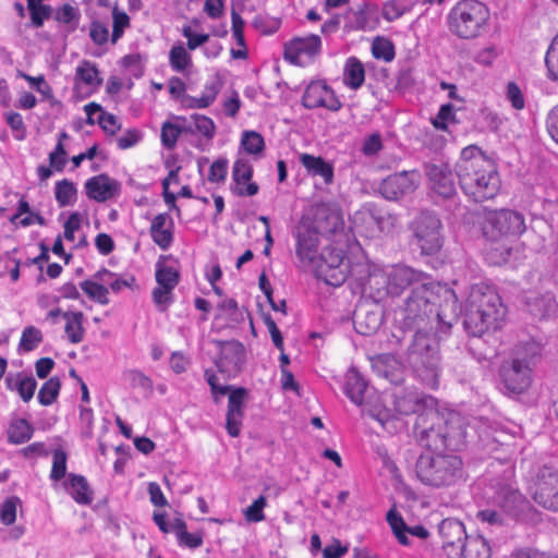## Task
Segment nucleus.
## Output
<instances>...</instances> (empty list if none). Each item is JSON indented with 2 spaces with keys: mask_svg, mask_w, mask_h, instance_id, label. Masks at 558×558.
Returning a JSON list of instances; mask_svg holds the SVG:
<instances>
[{
  "mask_svg": "<svg viewBox=\"0 0 558 558\" xmlns=\"http://www.w3.org/2000/svg\"><path fill=\"white\" fill-rule=\"evenodd\" d=\"M457 317L460 305L456 292L447 286L435 284L429 279L411 290L396 311L398 328L389 342L401 345L407 331L427 329L444 323L447 312Z\"/></svg>",
  "mask_w": 558,
  "mask_h": 558,
  "instance_id": "1",
  "label": "nucleus"
},
{
  "mask_svg": "<svg viewBox=\"0 0 558 558\" xmlns=\"http://www.w3.org/2000/svg\"><path fill=\"white\" fill-rule=\"evenodd\" d=\"M506 310L495 288L478 283L472 286L465 304L464 330L472 337H482L485 332L501 327Z\"/></svg>",
  "mask_w": 558,
  "mask_h": 558,
  "instance_id": "2",
  "label": "nucleus"
},
{
  "mask_svg": "<svg viewBox=\"0 0 558 558\" xmlns=\"http://www.w3.org/2000/svg\"><path fill=\"white\" fill-rule=\"evenodd\" d=\"M414 432L418 442L430 451H456L464 445L465 427L458 414H450L445 420L436 411L421 413L416 418Z\"/></svg>",
  "mask_w": 558,
  "mask_h": 558,
  "instance_id": "3",
  "label": "nucleus"
},
{
  "mask_svg": "<svg viewBox=\"0 0 558 558\" xmlns=\"http://www.w3.org/2000/svg\"><path fill=\"white\" fill-rule=\"evenodd\" d=\"M434 328L412 329L410 342L404 352V362L428 387L436 388L439 378V348L432 336Z\"/></svg>",
  "mask_w": 558,
  "mask_h": 558,
  "instance_id": "4",
  "label": "nucleus"
},
{
  "mask_svg": "<svg viewBox=\"0 0 558 558\" xmlns=\"http://www.w3.org/2000/svg\"><path fill=\"white\" fill-rule=\"evenodd\" d=\"M428 279L429 277L421 270L405 265H397L385 271L375 270L369 274L364 284V291H368L371 296L379 302L387 296L397 298L405 291L411 292Z\"/></svg>",
  "mask_w": 558,
  "mask_h": 558,
  "instance_id": "5",
  "label": "nucleus"
},
{
  "mask_svg": "<svg viewBox=\"0 0 558 558\" xmlns=\"http://www.w3.org/2000/svg\"><path fill=\"white\" fill-rule=\"evenodd\" d=\"M539 345L534 342L518 347L515 355L505 361L500 367L499 376L505 393H524L533 381V366L539 355Z\"/></svg>",
  "mask_w": 558,
  "mask_h": 558,
  "instance_id": "6",
  "label": "nucleus"
},
{
  "mask_svg": "<svg viewBox=\"0 0 558 558\" xmlns=\"http://www.w3.org/2000/svg\"><path fill=\"white\" fill-rule=\"evenodd\" d=\"M417 478L427 486H451L463 476L462 460L456 454L423 453L415 465Z\"/></svg>",
  "mask_w": 558,
  "mask_h": 558,
  "instance_id": "7",
  "label": "nucleus"
},
{
  "mask_svg": "<svg viewBox=\"0 0 558 558\" xmlns=\"http://www.w3.org/2000/svg\"><path fill=\"white\" fill-rule=\"evenodd\" d=\"M457 177L464 195L475 203L495 198L501 189L499 172L490 160L466 166Z\"/></svg>",
  "mask_w": 558,
  "mask_h": 558,
  "instance_id": "8",
  "label": "nucleus"
},
{
  "mask_svg": "<svg viewBox=\"0 0 558 558\" xmlns=\"http://www.w3.org/2000/svg\"><path fill=\"white\" fill-rule=\"evenodd\" d=\"M489 19L488 8L477 0H460L449 11V31L459 38L472 39L482 33Z\"/></svg>",
  "mask_w": 558,
  "mask_h": 558,
  "instance_id": "9",
  "label": "nucleus"
},
{
  "mask_svg": "<svg viewBox=\"0 0 558 558\" xmlns=\"http://www.w3.org/2000/svg\"><path fill=\"white\" fill-rule=\"evenodd\" d=\"M512 468H508L501 478L492 481L493 504L499 508L510 520H523L526 513L533 509L530 501L523 496L513 480Z\"/></svg>",
  "mask_w": 558,
  "mask_h": 558,
  "instance_id": "10",
  "label": "nucleus"
},
{
  "mask_svg": "<svg viewBox=\"0 0 558 558\" xmlns=\"http://www.w3.org/2000/svg\"><path fill=\"white\" fill-rule=\"evenodd\" d=\"M483 235L490 241L519 236L526 227L522 214L511 209L493 210L484 208L481 222Z\"/></svg>",
  "mask_w": 558,
  "mask_h": 558,
  "instance_id": "11",
  "label": "nucleus"
},
{
  "mask_svg": "<svg viewBox=\"0 0 558 558\" xmlns=\"http://www.w3.org/2000/svg\"><path fill=\"white\" fill-rule=\"evenodd\" d=\"M413 242L420 247L423 255L437 254L444 243L441 235V221L432 211H421L411 223Z\"/></svg>",
  "mask_w": 558,
  "mask_h": 558,
  "instance_id": "12",
  "label": "nucleus"
},
{
  "mask_svg": "<svg viewBox=\"0 0 558 558\" xmlns=\"http://www.w3.org/2000/svg\"><path fill=\"white\" fill-rule=\"evenodd\" d=\"M529 489L533 500L544 509L558 512V470L551 465H541L530 481Z\"/></svg>",
  "mask_w": 558,
  "mask_h": 558,
  "instance_id": "13",
  "label": "nucleus"
},
{
  "mask_svg": "<svg viewBox=\"0 0 558 558\" xmlns=\"http://www.w3.org/2000/svg\"><path fill=\"white\" fill-rule=\"evenodd\" d=\"M367 392V381L356 369H350L345 376L344 393L354 404L363 407V412L376 420L383 428L389 429L388 425L392 420L390 410L369 405L365 399Z\"/></svg>",
  "mask_w": 558,
  "mask_h": 558,
  "instance_id": "14",
  "label": "nucleus"
},
{
  "mask_svg": "<svg viewBox=\"0 0 558 558\" xmlns=\"http://www.w3.org/2000/svg\"><path fill=\"white\" fill-rule=\"evenodd\" d=\"M345 253L342 248L336 246H326L320 252L318 258L313 263L316 268L317 277L327 284L339 287L348 275V265L344 263Z\"/></svg>",
  "mask_w": 558,
  "mask_h": 558,
  "instance_id": "15",
  "label": "nucleus"
},
{
  "mask_svg": "<svg viewBox=\"0 0 558 558\" xmlns=\"http://www.w3.org/2000/svg\"><path fill=\"white\" fill-rule=\"evenodd\" d=\"M155 279L157 287L151 292L153 301L159 312H166L174 302L173 290L180 281V272L159 259L156 263Z\"/></svg>",
  "mask_w": 558,
  "mask_h": 558,
  "instance_id": "16",
  "label": "nucleus"
},
{
  "mask_svg": "<svg viewBox=\"0 0 558 558\" xmlns=\"http://www.w3.org/2000/svg\"><path fill=\"white\" fill-rule=\"evenodd\" d=\"M424 172L433 192L444 198L457 195L454 174L450 166L445 161L424 163Z\"/></svg>",
  "mask_w": 558,
  "mask_h": 558,
  "instance_id": "17",
  "label": "nucleus"
},
{
  "mask_svg": "<svg viewBox=\"0 0 558 558\" xmlns=\"http://www.w3.org/2000/svg\"><path fill=\"white\" fill-rule=\"evenodd\" d=\"M421 174L416 170L400 171L388 175L379 185L380 194L388 201H397L416 190Z\"/></svg>",
  "mask_w": 558,
  "mask_h": 558,
  "instance_id": "18",
  "label": "nucleus"
},
{
  "mask_svg": "<svg viewBox=\"0 0 558 558\" xmlns=\"http://www.w3.org/2000/svg\"><path fill=\"white\" fill-rule=\"evenodd\" d=\"M442 549L448 558H462V548L468 538L464 524L452 518L444 519L438 525Z\"/></svg>",
  "mask_w": 558,
  "mask_h": 558,
  "instance_id": "19",
  "label": "nucleus"
},
{
  "mask_svg": "<svg viewBox=\"0 0 558 558\" xmlns=\"http://www.w3.org/2000/svg\"><path fill=\"white\" fill-rule=\"evenodd\" d=\"M302 105L307 109L326 108L333 112L342 107L333 89L324 81H313L307 85Z\"/></svg>",
  "mask_w": 558,
  "mask_h": 558,
  "instance_id": "20",
  "label": "nucleus"
},
{
  "mask_svg": "<svg viewBox=\"0 0 558 558\" xmlns=\"http://www.w3.org/2000/svg\"><path fill=\"white\" fill-rule=\"evenodd\" d=\"M217 345L219 348V356L215 364L218 371L228 375L238 373L245 362L244 345L236 340L217 341Z\"/></svg>",
  "mask_w": 558,
  "mask_h": 558,
  "instance_id": "21",
  "label": "nucleus"
},
{
  "mask_svg": "<svg viewBox=\"0 0 558 558\" xmlns=\"http://www.w3.org/2000/svg\"><path fill=\"white\" fill-rule=\"evenodd\" d=\"M322 40L318 35H307L305 37H294L284 44V59L292 64H301L302 58H313L320 52Z\"/></svg>",
  "mask_w": 558,
  "mask_h": 558,
  "instance_id": "22",
  "label": "nucleus"
},
{
  "mask_svg": "<svg viewBox=\"0 0 558 558\" xmlns=\"http://www.w3.org/2000/svg\"><path fill=\"white\" fill-rule=\"evenodd\" d=\"M253 177V167L247 159L240 158L235 160L232 168L231 192L236 196H254L258 193V185L251 182Z\"/></svg>",
  "mask_w": 558,
  "mask_h": 558,
  "instance_id": "23",
  "label": "nucleus"
},
{
  "mask_svg": "<svg viewBox=\"0 0 558 558\" xmlns=\"http://www.w3.org/2000/svg\"><path fill=\"white\" fill-rule=\"evenodd\" d=\"M85 192L88 198L105 203L120 193V183L108 174L101 173L85 182Z\"/></svg>",
  "mask_w": 558,
  "mask_h": 558,
  "instance_id": "24",
  "label": "nucleus"
},
{
  "mask_svg": "<svg viewBox=\"0 0 558 558\" xmlns=\"http://www.w3.org/2000/svg\"><path fill=\"white\" fill-rule=\"evenodd\" d=\"M299 161L304 167L307 175L320 178L326 185L332 184L335 178L333 165L320 156L307 153L299 154Z\"/></svg>",
  "mask_w": 558,
  "mask_h": 558,
  "instance_id": "25",
  "label": "nucleus"
},
{
  "mask_svg": "<svg viewBox=\"0 0 558 558\" xmlns=\"http://www.w3.org/2000/svg\"><path fill=\"white\" fill-rule=\"evenodd\" d=\"M318 233L311 226H300L296 230V255L302 262L313 264L316 259Z\"/></svg>",
  "mask_w": 558,
  "mask_h": 558,
  "instance_id": "26",
  "label": "nucleus"
},
{
  "mask_svg": "<svg viewBox=\"0 0 558 558\" xmlns=\"http://www.w3.org/2000/svg\"><path fill=\"white\" fill-rule=\"evenodd\" d=\"M174 222L168 213L158 214L151 221L149 232L155 244L168 250L173 242Z\"/></svg>",
  "mask_w": 558,
  "mask_h": 558,
  "instance_id": "27",
  "label": "nucleus"
},
{
  "mask_svg": "<svg viewBox=\"0 0 558 558\" xmlns=\"http://www.w3.org/2000/svg\"><path fill=\"white\" fill-rule=\"evenodd\" d=\"M7 389L16 391L24 402H28L34 397L37 381L29 375L23 373L9 374L4 378Z\"/></svg>",
  "mask_w": 558,
  "mask_h": 558,
  "instance_id": "28",
  "label": "nucleus"
},
{
  "mask_svg": "<svg viewBox=\"0 0 558 558\" xmlns=\"http://www.w3.org/2000/svg\"><path fill=\"white\" fill-rule=\"evenodd\" d=\"M64 487L77 504L89 505L93 501V490L83 475L69 474Z\"/></svg>",
  "mask_w": 558,
  "mask_h": 558,
  "instance_id": "29",
  "label": "nucleus"
},
{
  "mask_svg": "<svg viewBox=\"0 0 558 558\" xmlns=\"http://www.w3.org/2000/svg\"><path fill=\"white\" fill-rule=\"evenodd\" d=\"M177 120L181 121L182 124H174L167 121L161 126V143L168 149L175 147L178 138L181 134H187V132L193 131L192 123H187L186 118L177 117Z\"/></svg>",
  "mask_w": 558,
  "mask_h": 558,
  "instance_id": "30",
  "label": "nucleus"
},
{
  "mask_svg": "<svg viewBox=\"0 0 558 558\" xmlns=\"http://www.w3.org/2000/svg\"><path fill=\"white\" fill-rule=\"evenodd\" d=\"M354 15L356 29L374 31L379 25V9L375 3L364 2Z\"/></svg>",
  "mask_w": 558,
  "mask_h": 558,
  "instance_id": "31",
  "label": "nucleus"
},
{
  "mask_svg": "<svg viewBox=\"0 0 558 558\" xmlns=\"http://www.w3.org/2000/svg\"><path fill=\"white\" fill-rule=\"evenodd\" d=\"M365 81L363 63L355 57H350L343 69V83L351 89H359Z\"/></svg>",
  "mask_w": 558,
  "mask_h": 558,
  "instance_id": "32",
  "label": "nucleus"
},
{
  "mask_svg": "<svg viewBox=\"0 0 558 558\" xmlns=\"http://www.w3.org/2000/svg\"><path fill=\"white\" fill-rule=\"evenodd\" d=\"M81 83L94 88H98L102 84V78L99 77V71L95 63L85 60L76 68L74 77L75 90H78Z\"/></svg>",
  "mask_w": 558,
  "mask_h": 558,
  "instance_id": "33",
  "label": "nucleus"
},
{
  "mask_svg": "<svg viewBox=\"0 0 558 558\" xmlns=\"http://www.w3.org/2000/svg\"><path fill=\"white\" fill-rule=\"evenodd\" d=\"M223 320L222 327H234L236 324L243 320V313L238 306V302L234 299L223 300L218 305V313L215 316V322Z\"/></svg>",
  "mask_w": 558,
  "mask_h": 558,
  "instance_id": "34",
  "label": "nucleus"
},
{
  "mask_svg": "<svg viewBox=\"0 0 558 558\" xmlns=\"http://www.w3.org/2000/svg\"><path fill=\"white\" fill-rule=\"evenodd\" d=\"M63 317L66 320L64 331L71 343H80L84 339L83 327L84 314L82 312H65Z\"/></svg>",
  "mask_w": 558,
  "mask_h": 558,
  "instance_id": "35",
  "label": "nucleus"
},
{
  "mask_svg": "<svg viewBox=\"0 0 558 558\" xmlns=\"http://www.w3.org/2000/svg\"><path fill=\"white\" fill-rule=\"evenodd\" d=\"M464 548H462V558H489L490 547L487 541L481 535L468 536Z\"/></svg>",
  "mask_w": 558,
  "mask_h": 558,
  "instance_id": "36",
  "label": "nucleus"
},
{
  "mask_svg": "<svg viewBox=\"0 0 558 558\" xmlns=\"http://www.w3.org/2000/svg\"><path fill=\"white\" fill-rule=\"evenodd\" d=\"M424 408L421 398L416 392H404L396 395L395 410L402 415L418 413Z\"/></svg>",
  "mask_w": 558,
  "mask_h": 558,
  "instance_id": "37",
  "label": "nucleus"
},
{
  "mask_svg": "<svg viewBox=\"0 0 558 558\" xmlns=\"http://www.w3.org/2000/svg\"><path fill=\"white\" fill-rule=\"evenodd\" d=\"M54 198L59 207L72 206L77 198L76 185L68 179L57 181L54 185Z\"/></svg>",
  "mask_w": 558,
  "mask_h": 558,
  "instance_id": "38",
  "label": "nucleus"
},
{
  "mask_svg": "<svg viewBox=\"0 0 558 558\" xmlns=\"http://www.w3.org/2000/svg\"><path fill=\"white\" fill-rule=\"evenodd\" d=\"M172 527L181 546L197 548L203 544V535L201 533H189L186 531V523L182 519H174Z\"/></svg>",
  "mask_w": 558,
  "mask_h": 558,
  "instance_id": "39",
  "label": "nucleus"
},
{
  "mask_svg": "<svg viewBox=\"0 0 558 558\" xmlns=\"http://www.w3.org/2000/svg\"><path fill=\"white\" fill-rule=\"evenodd\" d=\"M530 313L539 319L554 315L557 311V303L550 294L535 298L527 303Z\"/></svg>",
  "mask_w": 558,
  "mask_h": 558,
  "instance_id": "40",
  "label": "nucleus"
},
{
  "mask_svg": "<svg viewBox=\"0 0 558 558\" xmlns=\"http://www.w3.org/2000/svg\"><path fill=\"white\" fill-rule=\"evenodd\" d=\"M489 161L486 158L485 154L482 149L475 145L468 146L462 149L460 159L456 163V174L462 173L464 167L474 165V163H485Z\"/></svg>",
  "mask_w": 558,
  "mask_h": 558,
  "instance_id": "41",
  "label": "nucleus"
},
{
  "mask_svg": "<svg viewBox=\"0 0 558 558\" xmlns=\"http://www.w3.org/2000/svg\"><path fill=\"white\" fill-rule=\"evenodd\" d=\"M32 425L24 418L13 421L8 428V439L12 444H24L33 436Z\"/></svg>",
  "mask_w": 558,
  "mask_h": 558,
  "instance_id": "42",
  "label": "nucleus"
},
{
  "mask_svg": "<svg viewBox=\"0 0 558 558\" xmlns=\"http://www.w3.org/2000/svg\"><path fill=\"white\" fill-rule=\"evenodd\" d=\"M353 322L359 333L368 336L380 327L381 316L375 312H368L364 317L361 313H355Z\"/></svg>",
  "mask_w": 558,
  "mask_h": 558,
  "instance_id": "43",
  "label": "nucleus"
},
{
  "mask_svg": "<svg viewBox=\"0 0 558 558\" xmlns=\"http://www.w3.org/2000/svg\"><path fill=\"white\" fill-rule=\"evenodd\" d=\"M80 287L90 300L101 305L109 304V290L105 284L88 279L81 282Z\"/></svg>",
  "mask_w": 558,
  "mask_h": 558,
  "instance_id": "44",
  "label": "nucleus"
},
{
  "mask_svg": "<svg viewBox=\"0 0 558 558\" xmlns=\"http://www.w3.org/2000/svg\"><path fill=\"white\" fill-rule=\"evenodd\" d=\"M187 123H192L193 131L187 134L201 133L207 140H211L216 133L214 121L204 114L194 113L187 119Z\"/></svg>",
  "mask_w": 558,
  "mask_h": 558,
  "instance_id": "45",
  "label": "nucleus"
},
{
  "mask_svg": "<svg viewBox=\"0 0 558 558\" xmlns=\"http://www.w3.org/2000/svg\"><path fill=\"white\" fill-rule=\"evenodd\" d=\"M61 381L58 377L48 379L38 391V402L41 405H51L59 396Z\"/></svg>",
  "mask_w": 558,
  "mask_h": 558,
  "instance_id": "46",
  "label": "nucleus"
},
{
  "mask_svg": "<svg viewBox=\"0 0 558 558\" xmlns=\"http://www.w3.org/2000/svg\"><path fill=\"white\" fill-rule=\"evenodd\" d=\"M169 63L175 72H184L192 64V59L182 45H174L169 52Z\"/></svg>",
  "mask_w": 558,
  "mask_h": 558,
  "instance_id": "47",
  "label": "nucleus"
},
{
  "mask_svg": "<svg viewBox=\"0 0 558 558\" xmlns=\"http://www.w3.org/2000/svg\"><path fill=\"white\" fill-rule=\"evenodd\" d=\"M124 379L129 381L132 388L141 389L146 395L153 393V380L143 372L138 369H129L124 373Z\"/></svg>",
  "mask_w": 558,
  "mask_h": 558,
  "instance_id": "48",
  "label": "nucleus"
},
{
  "mask_svg": "<svg viewBox=\"0 0 558 558\" xmlns=\"http://www.w3.org/2000/svg\"><path fill=\"white\" fill-rule=\"evenodd\" d=\"M387 522L389 523L399 543L402 545H409L410 542L407 536L408 526L402 515L399 512L391 509L387 513Z\"/></svg>",
  "mask_w": 558,
  "mask_h": 558,
  "instance_id": "49",
  "label": "nucleus"
},
{
  "mask_svg": "<svg viewBox=\"0 0 558 558\" xmlns=\"http://www.w3.org/2000/svg\"><path fill=\"white\" fill-rule=\"evenodd\" d=\"M477 520L487 523L489 526H504L508 524L510 518L507 517L499 508H486L480 510L476 514Z\"/></svg>",
  "mask_w": 558,
  "mask_h": 558,
  "instance_id": "50",
  "label": "nucleus"
},
{
  "mask_svg": "<svg viewBox=\"0 0 558 558\" xmlns=\"http://www.w3.org/2000/svg\"><path fill=\"white\" fill-rule=\"evenodd\" d=\"M41 341H43L41 331L34 326H27L22 331L19 347H20V349H22L25 352H31V351L35 350Z\"/></svg>",
  "mask_w": 558,
  "mask_h": 558,
  "instance_id": "51",
  "label": "nucleus"
},
{
  "mask_svg": "<svg viewBox=\"0 0 558 558\" xmlns=\"http://www.w3.org/2000/svg\"><path fill=\"white\" fill-rule=\"evenodd\" d=\"M241 145L248 154L257 155L264 150L265 141L256 131H244L241 138Z\"/></svg>",
  "mask_w": 558,
  "mask_h": 558,
  "instance_id": "52",
  "label": "nucleus"
},
{
  "mask_svg": "<svg viewBox=\"0 0 558 558\" xmlns=\"http://www.w3.org/2000/svg\"><path fill=\"white\" fill-rule=\"evenodd\" d=\"M372 54L375 59L390 62L396 56L393 44L386 38L377 37L372 44Z\"/></svg>",
  "mask_w": 558,
  "mask_h": 558,
  "instance_id": "53",
  "label": "nucleus"
},
{
  "mask_svg": "<svg viewBox=\"0 0 558 558\" xmlns=\"http://www.w3.org/2000/svg\"><path fill=\"white\" fill-rule=\"evenodd\" d=\"M80 16V10L69 3L63 4L56 12V20L60 23L70 25L71 31L76 28Z\"/></svg>",
  "mask_w": 558,
  "mask_h": 558,
  "instance_id": "54",
  "label": "nucleus"
},
{
  "mask_svg": "<svg viewBox=\"0 0 558 558\" xmlns=\"http://www.w3.org/2000/svg\"><path fill=\"white\" fill-rule=\"evenodd\" d=\"M112 20L113 29L111 41L116 44L122 37L125 28L130 27V17L124 11L120 10L118 7H114L112 10Z\"/></svg>",
  "mask_w": 558,
  "mask_h": 558,
  "instance_id": "55",
  "label": "nucleus"
},
{
  "mask_svg": "<svg viewBox=\"0 0 558 558\" xmlns=\"http://www.w3.org/2000/svg\"><path fill=\"white\" fill-rule=\"evenodd\" d=\"M548 77L558 81V34L551 40L545 57Z\"/></svg>",
  "mask_w": 558,
  "mask_h": 558,
  "instance_id": "56",
  "label": "nucleus"
},
{
  "mask_svg": "<svg viewBox=\"0 0 558 558\" xmlns=\"http://www.w3.org/2000/svg\"><path fill=\"white\" fill-rule=\"evenodd\" d=\"M454 107L448 102L440 106L438 113L432 118V124L437 130L447 131L448 123L454 121Z\"/></svg>",
  "mask_w": 558,
  "mask_h": 558,
  "instance_id": "57",
  "label": "nucleus"
},
{
  "mask_svg": "<svg viewBox=\"0 0 558 558\" xmlns=\"http://www.w3.org/2000/svg\"><path fill=\"white\" fill-rule=\"evenodd\" d=\"M247 395L245 388L239 387L230 391L227 414L243 416L244 399Z\"/></svg>",
  "mask_w": 558,
  "mask_h": 558,
  "instance_id": "58",
  "label": "nucleus"
},
{
  "mask_svg": "<svg viewBox=\"0 0 558 558\" xmlns=\"http://www.w3.org/2000/svg\"><path fill=\"white\" fill-rule=\"evenodd\" d=\"M7 124L14 132V137L17 141H23L26 137V125L23 121V117L15 111H8L3 114Z\"/></svg>",
  "mask_w": 558,
  "mask_h": 558,
  "instance_id": "59",
  "label": "nucleus"
},
{
  "mask_svg": "<svg viewBox=\"0 0 558 558\" xmlns=\"http://www.w3.org/2000/svg\"><path fill=\"white\" fill-rule=\"evenodd\" d=\"M68 456L62 449H56L52 453V468L50 478L52 481H60L66 473Z\"/></svg>",
  "mask_w": 558,
  "mask_h": 558,
  "instance_id": "60",
  "label": "nucleus"
},
{
  "mask_svg": "<svg viewBox=\"0 0 558 558\" xmlns=\"http://www.w3.org/2000/svg\"><path fill=\"white\" fill-rule=\"evenodd\" d=\"M32 23L35 27H41L45 19L50 15V7L40 3V0H27Z\"/></svg>",
  "mask_w": 558,
  "mask_h": 558,
  "instance_id": "61",
  "label": "nucleus"
},
{
  "mask_svg": "<svg viewBox=\"0 0 558 558\" xmlns=\"http://www.w3.org/2000/svg\"><path fill=\"white\" fill-rule=\"evenodd\" d=\"M21 505V499L12 496L4 500L0 509V520L5 525H11L16 520V509Z\"/></svg>",
  "mask_w": 558,
  "mask_h": 558,
  "instance_id": "62",
  "label": "nucleus"
},
{
  "mask_svg": "<svg viewBox=\"0 0 558 558\" xmlns=\"http://www.w3.org/2000/svg\"><path fill=\"white\" fill-rule=\"evenodd\" d=\"M267 501L265 496H259L256 500L253 501L251 506H248L244 511V517L247 522H260L265 519L264 508L266 507Z\"/></svg>",
  "mask_w": 558,
  "mask_h": 558,
  "instance_id": "63",
  "label": "nucleus"
},
{
  "mask_svg": "<svg viewBox=\"0 0 558 558\" xmlns=\"http://www.w3.org/2000/svg\"><path fill=\"white\" fill-rule=\"evenodd\" d=\"M252 26L263 34H274L280 26V20L259 14L253 19Z\"/></svg>",
  "mask_w": 558,
  "mask_h": 558,
  "instance_id": "64",
  "label": "nucleus"
}]
</instances>
